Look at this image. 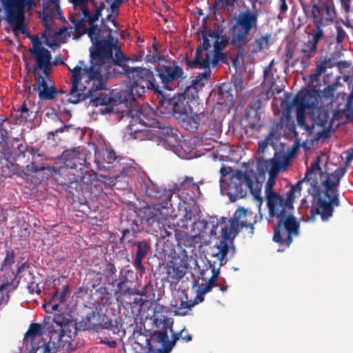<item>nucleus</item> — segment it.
Listing matches in <instances>:
<instances>
[{
	"label": "nucleus",
	"instance_id": "obj_64",
	"mask_svg": "<svg viewBox=\"0 0 353 353\" xmlns=\"http://www.w3.org/2000/svg\"><path fill=\"white\" fill-rule=\"evenodd\" d=\"M271 34L265 33L257 40V44H268L271 41Z\"/></svg>",
	"mask_w": 353,
	"mask_h": 353
},
{
	"label": "nucleus",
	"instance_id": "obj_1",
	"mask_svg": "<svg viewBox=\"0 0 353 353\" xmlns=\"http://www.w3.org/2000/svg\"><path fill=\"white\" fill-rule=\"evenodd\" d=\"M321 157L317 156L310 167L307 170L304 178L298 181L287 193V198L293 203L295 192H300L303 183L309 182L319 174L321 179V188L314 185V192L305 196L301 201L300 210L308 220H314L320 215L321 220L327 221L333 214L334 208L340 205L338 187L343 176L347 172L345 167H339L331 174H324L320 166Z\"/></svg>",
	"mask_w": 353,
	"mask_h": 353
},
{
	"label": "nucleus",
	"instance_id": "obj_36",
	"mask_svg": "<svg viewBox=\"0 0 353 353\" xmlns=\"http://www.w3.org/2000/svg\"><path fill=\"white\" fill-rule=\"evenodd\" d=\"M53 322L60 327H66L72 323V318L68 314H57L53 318Z\"/></svg>",
	"mask_w": 353,
	"mask_h": 353
},
{
	"label": "nucleus",
	"instance_id": "obj_59",
	"mask_svg": "<svg viewBox=\"0 0 353 353\" xmlns=\"http://www.w3.org/2000/svg\"><path fill=\"white\" fill-rule=\"evenodd\" d=\"M143 258L135 256L134 261L133 263L134 266L135 268L141 273H143L145 272V268L144 265L142 263V260Z\"/></svg>",
	"mask_w": 353,
	"mask_h": 353
},
{
	"label": "nucleus",
	"instance_id": "obj_29",
	"mask_svg": "<svg viewBox=\"0 0 353 353\" xmlns=\"http://www.w3.org/2000/svg\"><path fill=\"white\" fill-rule=\"evenodd\" d=\"M133 246L137 247L135 256L145 258L151 250V244L149 240H143L141 241H133L132 239H128Z\"/></svg>",
	"mask_w": 353,
	"mask_h": 353
},
{
	"label": "nucleus",
	"instance_id": "obj_4",
	"mask_svg": "<svg viewBox=\"0 0 353 353\" xmlns=\"http://www.w3.org/2000/svg\"><path fill=\"white\" fill-rule=\"evenodd\" d=\"M287 197L277 195L266 199V205L270 217L276 219L274 228L273 241L289 246L292 237L299 234V223L293 215V205Z\"/></svg>",
	"mask_w": 353,
	"mask_h": 353
},
{
	"label": "nucleus",
	"instance_id": "obj_24",
	"mask_svg": "<svg viewBox=\"0 0 353 353\" xmlns=\"http://www.w3.org/2000/svg\"><path fill=\"white\" fill-rule=\"evenodd\" d=\"M314 21L316 26H323L331 23L335 17L334 11L327 6L322 7L314 5L312 7Z\"/></svg>",
	"mask_w": 353,
	"mask_h": 353
},
{
	"label": "nucleus",
	"instance_id": "obj_6",
	"mask_svg": "<svg viewBox=\"0 0 353 353\" xmlns=\"http://www.w3.org/2000/svg\"><path fill=\"white\" fill-rule=\"evenodd\" d=\"M247 213L248 210L246 209L239 208L236 210L232 218L221 217L220 219H216L215 224L212 223L211 235L216 236L218 227L219 225L221 227V236L223 239L219 241V244L214 246L215 250L212 253V256L216 257L219 261L220 266L227 262L225 257L229 250L228 241L232 243L242 228H250L252 230L254 229L252 223H248L246 221L243 220L246 217Z\"/></svg>",
	"mask_w": 353,
	"mask_h": 353
},
{
	"label": "nucleus",
	"instance_id": "obj_48",
	"mask_svg": "<svg viewBox=\"0 0 353 353\" xmlns=\"http://www.w3.org/2000/svg\"><path fill=\"white\" fill-rule=\"evenodd\" d=\"M41 326L39 323H32L28 332L26 334V336H30L31 337H34L37 334L41 332Z\"/></svg>",
	"mask_w": 353,
	"mask_h": 353
},
{
	"label": "nucleus",
	"instance_id": "obj_23",
	"mask_svg": "<svg viewBox=\"0 0 353 353\" xmlns=\"http://www.w3.org/2000/svg\"><path fill=\"white\" fill-rule=\"evenodd\" d=\"M195 118L198 129L200 127L205 126L208 128L206 131H210L209 134L218 137L221 133V128L216 120L213 119L211 113L208 111H203L200 113H195Z\"/></svg>",
	"mask_w": 353,
	"mask_h": 353
},
{
	"label": "nucleus",
	"instance_id": "obj_41",
	"mask_svg": "<svg viewBox=\"0 0 353 353\" xmlns=\"http://www.w3.org/2000/svg\"><path fill=\"white\" fill-rule=\"evenodd\" d=\"M297 124L300 128L305 129L307 132H310L312 128L309 126L305 123V110L296 111Z\"/></svg>",
	"mask_w": 353,
	"mask_h": 353
},
{
	"label": "nucleus",
	"instance_id": "obj_5",
	"mask_svg": "<svg viewBox=\"0 0 353 353\" xmlns=\"http://www.w3.org/2000/svg\"><path fill=\"white\" fill-rule=\"evenodd\" d=\"M226 46H199L192 58L186 57L183 59L188 69H201L192 83L203 88L210 79L211 68H216L221 62L228 64V55L223 52Z\"/></svg>",
	"mask_w": 353,
	"mask_h": 353
},
{
	"label": "nucleus",
	"instance_id": "obj_20",
	"mask_svg": "<svg viewBox=\"0 0 353 353\" xmlns=\"http://www.w3.org/2000/svg\"><path fill=\"white\" fill-rule=\"evenodd\" d=\"M36 85L33 86V90L38 92L39 98L41 100H53L58 94L65 92L63 90H57L49 78V75H39L35 78Z\"/></svg>",
	"mask_w": 353,
	"mask_h": 353
},
{
	"label": "nucleus",
	"instance_id": "obj_8",
	"mask_svg": "<svg viewBox=\"0 0 353 353\" xmlns=\"http://www.w3.org/2000/svg\"><path fill=\"white\" fill-rule=\"evenodd\" d=\"M121 73L129 79V83L131 84L130 92H121L123 97L125 96L128 99V103L134 101L136 97H141L145 92V88L161 94V87L150 70L141 67H130L123 63Z\"/></svg>",
	"mask_w": 353,
	"mask_h": 353
},
{
	"label": "nucleus",
	"instance_id": "obj_55",
	"mask_svg": "<svg viewBox=\"0 0 353 353\" xmlns=\"http://www.w3.org/2000/svg\"><path fill=\"white\" fill-rule=\"evenodd\" d=\"M27 289L31 294L36 293L39 294L41 293V290L39 288V285L35 283L34 280L27 282Z\"/></svg>",
	"mask_w": 353,
	"mask_h": 353
},
{
	"label": "nucleus",
	"instance_id": "obj_21",
	"mask_svg": "<svg viewBox=\"0 0 353 353\" xmlns=\"http://www.w3.org/2000/svg\"><path fill=\"white\" fill-rule=\"evenodd\" d=\"M140 188L146 196L159 200L161 203L168 205L170 201L172 193L170 190L162 189L154 183L150 179L142 181Z\"/></svg>",
	"mask_w": 353,
	"mask_h": 353
},
{
	"label": "nucleus",
	"instance_id": "obj_45",
	"mask_svg": "<svg viewBox=\"0 0 353 353\" xmlns=\"http://www.w3.org/2000/svg\"><path fill=\"white\" fill-rule=\"evenodd\" d=\"M329 112L325 110H319L317 115V123L321 127H324L328 121Z\"/></svg>",
	"mask_w": 353,
	"mask_h": 353
},
{
	"label": "nucleus",
	"instance_id": "obj_61",
	"mask_svg": "<svg viewBox=\"0 0 353 353\" xmlns=\"http://www.w3.org/2000/svg\"><path fill=\"white\" fill-rule=\"evenodd\" d=\"M33 350H34V353H50V347L46 343H43L37 348H33Z\"/></svg>",
	"mask_w": 353,
	"mask_h": 353
},
{
	"label": "nucleus",
	"instance_id": "obj_49",
	"mask_svg": "<svg viewBox=\"0 0 353 353\" xmlns=\"http://www.w3.org/2000/svg\"><path fill=\"white\" fill-rule=\"evenodd\" d=\"M325 70V66L324 63H321L317 65L315 68L314 72L310 74V79L312 81H315L320 77L322 73Z\"/></svg>",
	"mask_w": 353,
	"mask_h": 353
},
{
	"label": "nucleus",
	"instance_id": "obj_27",
	"mask_svg": "<svg viewBox=\"0 0 353 353\" xmlns=\"http://www.w3.org/2000/svg\"><path fill=\"white\" fill-rule=\"evenodd\" d=\"M174 108L172 98H165L162 95L161 99L159 101L157 112L160 114H172L174 117Z\"/></svg>",
	"mask_w": 353,
	"mask_h": 353
},
{
	"label": "nucleus",
	"instance_id": "obj_11",
	"mask_svg": "<svg viewBox=\"0 0 353 353\" xmlns=\"http://www.w3.org/2000/svg\"><path fill=\"white\" fill-rule=\"evenodd\" d=\"M6 11L7 21L13 26L15 34L24 33V10L26 6L35 7L33 0H1Z\"/></svg>",
	"mask_w": 353,
	"mask_h": 353
},
{
	"label": "nucleus",
	"instance_id": "obj_50",
	"mask_svg": "<svg viewBox=\"0 0 353 353\" xmlns=\"http://www.w3.org/2000/svg\"><path fill=\"white\" fill-rule=\"evenodd\" d=\"M103 159L105 163L110 164L117 159V156L114 151L106 150L103 153Z\"/></svg>",
	"mask_w": 353,
	"mask_h": 353
},
{
	"label": "nucleus",
	"instance_id": "obj_17",
	"mask_svg": "<svg viewBox=\"0 0 353 353\" xmlns=\"http://www.w3.org/2000/svg\"><path fill=\"white\" fill-rule=\"evenodd\" d=\"M263 46H235L228 55L232 65L236 68L241 64L252 63L255 55L263 49Z\"/></svg>",
	"mask_w": 353,
	"mask_h": 353
},
{
	"label": "nucleus",
	"instance_id": "obj_18",
	"mask_svg": "<svg viewBox=\"0 0 353 353\" xmlns=\"http://www.w3.org/2000/svg\"><path fill=\"white\" fill-rule=\"evenodd\" d=\"M97 90H95V92ZM94 92V91H93L92 95L88 98H91L90 103L92 106H105L104 109L101 110L103 114L114 112L118 110L115 109V107L117 105L122 103L128 104V99H126L125 96L123 97L121 92L119 93V95L118 97H116L114 94V92H111L110 94L101 92L97 97L92 98Z\"/></svg>",
	"mask_w": 353,
	"mask_h": 353
},
{
	"label": "nucleus",
	"instance_id": "obj_19",
	"mask_svg": "<svg viewBox=\"0 0 353 353\" xmlns=\"http://www.w3.org/2000/svg\"><path fill=\"white\" fill-rule=\"evenodd\" d=\"M163 203L157 205H147L139 210L141 221L151 228H160L165 216L162 213Z\"/></svg>",
	"mask_w": 353,
	"mask_h": 353
},
{
	"label": "nucleus",
	"instance_id": "obj_25",
	"mask_svg": "<svg viewBox=\"0 0 353 353\" xmlns=\"http://www.w3.org/2000/svg\"><path fill=\"white\" fill-rule=\"evenodd\" d=\"M223 30L220 28L214 30L208 29L203 31L199 34V38L202 37V44H225L221 36Z\"/></svg>",
	"mask_w": 353,
	"mask_h": 353
},
{
	"label": "nucleus",
	"instance_id": "obj_28",
	"mask_svg": "<svg viewBox=\"0 0 353 353\" xmlns=\"http://www.w3.org/2000/svg\"><path fill=\"white\" fill-rule=\"evenodd\" d=\"M87 288H90V292L98 287L103 281V273L94 270H89L86 274Z\"/></svg>",
	"mask_w": 353,
	"mask_h": 353
},
{
	"label": "nucleus",
	"instance_id": "obj_13",
	"mask_svg": "<svg viewBox=\"0 0 353 353\" xmlns=\"http://www.w3.org/2000/svg\"><path fill=\"white\" fill-rule=\"evenodd\" d=\"M131 114L130 125L131 130L134 132L144 131L147 128H153L155 125H158V120L154 118L155 113L148 105L131 110Z\"/></svg>",
	"mask_w": 353,
	"mask_h": 353
},
{
	"label": "nucleus",
	"instance_id": "obj_43",
	"mask_svg": "<svg viewBox=\"0 0 353 353\" xmlns=\"http://www.w3.org/2000/svg\"><path fill=\"white\" fill-rule=\"evenodd\" d=\"M9 285V283L0 285V306L2 305H6L9 301V292L5 291Z\"/></svg>",
	"mask_w": 353,
	"mask_h": 353
},
{
	"label": "nucleus",
	"instance_id": "obj_46",
	"mask_svg": "<svg viewBox=\"0 0 353 353\" xmlns=\"http://www.w3.org/2000/svg\"><path fill=\"white\" fill-rule=\"evenodd\" d=\"M274 181L270 179L266 183L265 188V199L279 195V194H277L274 191Z\"/></svg>",
	"mask_w": 353,
	"mask_h": 353
},
{
	"label": "nucleus",
	"instance_id": "obj_7",
	"mask_svg": "<svg viewBox=\"0 0 353 353\" xmlns=\"http://www.w3.org/2000/svg\"><path fill=\"white\" fill-rule=\"evenodd\" d=\"M162 46H147L146 53L143 50L141 54L136 58V61L143 59L145 62H155L159 61L155 67L157 76L159 78L163 87L168 90H172V85L179 83L185 79L183 69L174 61L164 59L160 47Z\"/></svg>",
	"mask_w": 353,
	"mask_h": 353
},
{
	"label": "nucleus",
	"instance_id": "obj_16",
	"mask_svg": "<svg viewBox=\"0 0 353 353\" xmlns=\"http://www.w3.org/2000/svg\"><path fill=\"white\" fill-rule=\"evenodd\" d=\"M257 15L248 10L241 12L234 26L233 36L234 41H244L250 32L252 28L256 27Z\"/></svg>",
	"mask_w": 353,
	"mask_h": 353
},
{
	"label": "nucleus",
	"instance_id": "obj_53",
	"mask_svg": "<svg viewBox=\"0 0 353 353\" xmlns=\"http://www.w3.org/2000/svg\"><path fill=\"white\" fill-rule=\"evenodd\" d=\"M117 291L118 292L125 294H131L132 290L130 288L127 287L125 285V281L123 280H120L117 284Z\"/></svg>",
	"mask_w": 353,
	"mask_h": 353
},
{
	"label": "nucleus",
	"instance_id": "obj_54",
	"mask_svg": "<svg viewBox=\"0 0 353 353\" xmlns=\"http://www.w3.org/2000/svg\"><path fill=\"white\" fill-rule=\"evenodd\" d=\"M26 169L28 172H31L32 173H37L39 172L44 171L46 169V168L45 166L37 165L35 160H33L30 164L27 165Z\"/></svg>",
	"mask_w": 353,
	"mask_h": 353
},
{
	"label": "nucleus",
	"instance_id": "obj_44",
	"mask_svg": "<svg viewBox=\"0 0 353 353\" xmlns=\"http://www.w3.org/2000/svg\"><path fill=\"white\" fill-rule=\"evenodd\" d=\"M154 336L155 337L157 341L163 345L165 350H166V346L168 342V336L167 331H157L154 332Z\"/></svg>",
	"mask_w": 353,
	"mask_h": 353
},
{
	"label": "nucleus",
	"instance_id": "obj_32",
	"mask_svg": "<svg viewBox=\"0 0 353 353\" xmlns=\"http://www.w3.org/2000/svg\"><path fill=\"white\" fill-rule=\"evenodd\" d=\"M180 300L181 301L179 305H174V307L176 308L175 314L176 315L185 316L187 314L188 310H191V308L194 306V303H192V300L188 301L186 296H184V299L181 297Z\"/></svg>",
	"mask_w": 353,
	"mask_h": 353
},
{
	"label": "nucleus",
	"instance_id": "obj_2",
	"mask_svg": "<svg viewBox=\"0 0 353 353\" xmlns=\"http://www.w3.org/2000/svg\"><path fill=\"white\" fill-rule=\"evenodd\" d=\"M90 65L88 67L83 61L71 71L70 89L68 101L77 104L92 95L93 91L103 89L101 65L106 63H114L121 68L123 63L131 60L123 53L121 46H92L90 48Z\"/></svg>",
	"mask_w": 353,
	"mask_h": 353
},
{
	"label": "nucleus",
	"instance_id": "obj_22",
	"mask_svg": "<svg viewBox=\"0 0 353 353\" xmlns=\"http://www.w3.org/2000/svg\"><path fill=\"white\" fill-rule=\"evenodd\" d=\"M152 131L159 140H163L168 145L175 146L178 143L177 130L172 128L169 124L158 120V125H155Z\"/></svg>",
	"mask_w": 353,
	"mask_h": 353
},
{
	"label": "nucleus",
	"instance_id": "obj_3",
	"mask_svg": "<svg viewBox=\"0 0 353 353\" xmlns=\"http://www.w3.org/2000/svg\"><path fill=\"white\" fill-rule=\"evenodd\" d=\"M43 10L41 17L44 25L41 37L32 39V44H61L68 41L70 38L78 40L86 33V26L75 16L70 14V20L73 27L54 30L53 18L59 17L62 19V12L59 0H41Z\"/></svg>",
	"mask_w": 353,
	"mask_h": 353
},
{
	"label": "nucleus",
	"instance_id": "obj_12",
	"mask_svg": "<svg viewBox=\"0 0 353 353\" xmlns=\"http://www.w3.org/2000/svg\"><path fill=\"white\" fill-rule=\"evenodd\" d=\"M201 88L191 83L183 92L172 97L174 105V117L179 123L184 118H187L188 114L192 113L191 103H194L196 99L198 98V92Z\"/></svg>",
	"mask_w": 353,
	"mask_h": 353
},
{
	"label": "nucleus",
	"instance_id": "obj_15",
	"mask_svg": "<svg viewBox=\"0 0 353 353\" xmlns=\"http://www.w3.org/2000/svg\"><path fill=\"white\" fill-rule=\"evenodd\" d=\"M75 329L77 330H90L96 332L112 327V321L105 314L100 312H92L79 322H75Z\"/></svg>",
	"mask_w": 353,
	"mask_h": 353
},
{
	"label": "nucleus",
	"instance_id": "obj_26",
	"mask_svg": "<svg viewBox=\"0 0 353 353\" xmlns=\"http://www.w3.org/2000/svg\"><path fill=\"white\" fill-rule=\"evenodd\" d=\"M307 97V92H298L293 100L287 105L288 110H291L292 108H296V111L305 110L311 108L312 105L309 103Z\"/></svg>",
	"mask_w": 353,
	"mask_h": 353
},
{
	"label": "nucleus",
	"instance_id": "obj_35",
	"mask_svg": "<svg viewBox=\"0 0 353 353\" xmlns=\"http://www.w3.org/2000/svg\"><path fill=\"white\" fill-rule=\"evenodd\" d=\"M103 271V276H105L108 283H110L114 281L117 270L113 263L107 262L104 265Z\"/></svg>",
	"mask_w": 353,
	"mask_h": 353
},
{
	"label": "nucleus",
	"instance_id": "obj_60",
	"mask_svg": "<svg viewBox=\"0 0 353 353\" xmlns=\"http://www.w3.org/2000/svg\"><path fill=\"white\" fill-rule=\"evenodd\" d=\"M29 154H30L32 156V160H35V158L37 157H41L42 159H46L45 154L43 153H41L40 150L39 148L30 146Z\"/></svg>",
	"mask_w": 353,
	"mask_h": 353
},
{
	"label": "nucleus",
	"instance_id": "obj_37",
	"mask_svg": "<svg viewBox=\"0 0 353 353\" xmlns=\"http://www.w3.org/2000/svg\"><path fill=\"white\" fill-rule=\"evenodd\" d=\"M71 3L74 5V8L75 10L74 13H72L71 14L75 16L77 19H80V15L83 17V10H89L88 8L85 7L84 4L87 0H70Z\"/></svg>",
	"mask_w": 353,
	"mask_h": 353
},
{
	"label": "nucleus",
	"instance_id": "obj_34",
	"mask_svg": "<svg viewBox=\"0 0 353 353\" xmlns=\"http://www.w3.org/2000/svg\"><path fill=\"white\" fill-rule=\"evenodd\" d=\"M179 123L182 128L187 130L194 132L198 130L195 113L188 114L187 118H184L183 120L179 122Z\"/></svg>",
	"mask_w": 353,
	"mask_h": 353
},
{
	"label": "nucleus",
	"instance_id": "obj_47",
	"mask_svg": "<svg viewBox=\"0 0 353 353\" xmlns=\"http://www.w3.org/2000/svg\"><path fill=\"white\" fill-rule=\"evenodd\" d=\"M290 111L286 108V112L281 117L279 123L277 124V127L282 129L284 126L288 125V123L291 120Z\"/></svg>",
	"mask_w": 353,
	"mask_h": 353
},
{
	"label": "nucleus",
	"instance_id": "obj_57",
	"mask_svg": "<svg viewBox=\"0 0 353 353\" xmlns=\"http://www.w3.org/2000/svg\"><path fill=\"white\" fill-rule=\"evenodd\" d=\"M212 271V275L209 279V280L207 283L209 285H212V287L213 288L214 286L217 285L216 280L219 276V269L216 270L215 268H213Z\"/></svg>",
	"mask_w": 353,
	"mask_h": 353
},
{
	"label": "nucleus",
	"instance_id": "obj_14",
	"mask_svg": "<svg viewBox=\"0 0 353 353\" xmlns=\"http://www.w3.org/2000/svg\"><path fill=\"white\" fill-rule=\"evenodd\" d=\"M30 52L35 61V65L32 69L29 63L26 61L25 55H23V60L26 62V69L28 72L32 71L37 73L38 70H41L43 74L49 75L51 72V53L47 49L43 47V46H32L30 48Z\"/></svg>",
	"mask_w": 353,
	"mask_h": 353
},
{
	"label": "nucleus",
	"instance_id": "obj_10",
	"mask_svg": "<svg viewBox=\"0 0 353 353\" xmlns=\"http://www.w3.org/2000/svg\"><path fill=\"white\" fill-rule=\"evenodd\" d=\"M104 8L103 3L100 6L95 8L93 10H83V17L80 18L83 22L87 21L90 24V28H86V33L90 39L92 44H113L108 39L110 37V31L106 28L105 26L101 25L98 26L94 23L99 20L101 16V11Z\"/></svg>",
	"mask_w": 353,
	"mask_h": 353
},
{
	"label": "nucleus",
	"instance_id": "obj_58",
	"mask_svg": "<svg viewBox=\"0 0 353 353\" xmlns=\"http://www.w3.org/2000/svg\"><path fill=\"white\" fill-rule=\"evenodd\" d=\"M220 174H221V178H220L219 182H220L221 185H222L223 183L228 181V177L230 176V175L231 174H229V172L228 171V168L224 165L221 166V168L220 169Z\"/></svg>",
	"mask_w": 353,
	"mask_h": 353
},
{
	"label": "nucleus",
	"instance_id": "obj_38",
	"mask_svg": "<svg viewBox=\"0 0 353 353\" xmlns=\"http://www.w3.org/2000/svg\"><path fill=\"white\" fill-rule=\"evenodd\" d=\"M175 186L179 192L189 188H194L196 187V184L194 183L192 177L186 176L182 181L179 180L178 182L175 183Z\"/></svg>",
	"mask_w": 353,
	"mask_h": 353
},
{
	"label": "nucleus",
	"instance_id": "obj_40",
	"mask_svg": "<svg viewBox=\"0 0 353 353\" xmlns=\"http://www.w3.org/2000/svg\"><path fill=\"white\" fill-rule=\"evenodd\" d=\"M321 27V26H316V28L314 29L311 33L309 34L308 37L310 42L313 43V44H317V43L323 37V32Z\"/></svg>",
	"mask_w": 353,
	"mask_h": 353
},
{
	"label": "nucleus",
	"instance_id": "obj_39",
	"mask_svg": "<svg viewBox=\"0 0 353 353\" xmlns=\"http://www.w3.org/2000/svg\"><path fill=\"white\" fill-rule=\"evenodd\" d=\"M15 262V253L12 250H6V257L1 263V270H6Z\"/></svg>",
	"mask_w": 353,
	"mask_h": 353
},
{
	"label": "nucleus",
	"instance_id": "obj_52",
	"mask_svg": "<svg viewBox=\"0 0 353 353\" xmlns=\"http://www.w3.org/2000/svg\"><path fill=\"white\" fill-rule=\"evenodd\" d=\"M30 149V146L26 143H20L17 145V157H25L26 153H29V150Z\"/></svg>",
	"mask_w": 353,
	"mask_h": 353
},
{
	"label": "nucleus",
	"instance_id": "obj_30",
	"mask_svg": "<svg viewBox=\"0 0 353 353\" xmlns=\"http://www.w3.org/2000/svg\"><path fill=\"white\" fill-rule=\"evenodd\" d=\"M122 2L123 0H105L110 9V14L107 16L106 21H110L115 28L117 27L115 16L118 14Z\"/></svg>",
	"mask_w": 353,
	"mask_h": 353
},
{
	"label": "nucleus",
	"instance_id": "obj_42",
	"mask_svg": "<svg viewBox=\"0 0 353 353\" xmlns=\"http://www.w3.org/2000/svg\"><path fill=\"white\" fill-rule=\"evenodd\" d=\"M268 163V167H270L268 171L272 176L276 175L283 165V163L276 159H271Z\"/></svg>",
	"mask_w": 353,
	"mask_h": 353
},
{
	"label": "nucleus",
	"instance_id": "obj_56",
	"mask_svg": "<svg viewBox=\"0 0 353 353\" xmlns=\"http://www.w3.org/2000/svg\"><path fill=\"white\" fill-rule=\"evenodd\" d=\"M7 121L8 118L0 119V135L2 141H6L8 139V132L3 127L4 123Z\"/></svg>",
	"mask_w": 353,
	"mask_h": 353
},
{
	"label": "nucleus",
	"instance_id": "obj_63",
	"mask_svg": "<svg viewBox=\"0 0 353 353\" xmlns=\"http://www.w3.org/2000/svg\"><path fill=\"white\" fill-rule=\"evenodd\" d=\"M193 217V212L190 208H185L184 209V214L182 219L183 221H189L192 219Z\"/></svg>",
	"mask_w": 353,
	"mask_h": 353
},
{
	"label": "nucleus",
	"instance_id": "obj_62",
	"mask_svg": "<svg viewBox=\"0 0 353 353\" xmlns=\"http://www.w3.org/2000/svg\"><path fill=\"white\" fill-rule=\"evenodd\" d=\"M347 37L345 32L343 30L342 28H337V35H336V41L338 43H341L344 41L345 38Z\"/></svg>",
	"mask_w": 353,
	"mask_h": 353
},
{
	"label": "nucleus",
	"instance_id": "obj_33",
	"mask_svg": "<svg viewBox=\"0 0 353 353\" xmlns=\"http://www.w3.org/2000/svg\"><path fill=\"white\" fill-rule=\"evenodd\" d=\"M29 112L30 110L26 105V101H24L22 105L14 109V112L12 114V117L15 120L21 119L26 121L30 117Z\"/></svg>",
	"mask_w": 353,
	"mask_h": 353
},
{
	"label": "nucleus",
	"instance_id": "obj_51",
	"mask_svg": "<svg viewBox=\"0 0 353 353\" xmlns=\"http://www.w3.org/2000/svg\"><path fill=\"white\" fill-rule=\"evenodd\" d=\"M185 330V329H183L181 332H176V333H173L172 334V340L171 341H169L168 340V342L167 343V346H166V351H170L171 350V349L174 346V345L176 344V341L181 338V334L183 333V332Z\"/></svg>",
	"mask_w": 353,
	"mask_h": 353
},
{
	"label": "nucleus",
	"instance_id": "obj_31",
	"mask_svg": "<svg viewBox=\"0 0 353 353\" xmlns=\"http://www.w3.org/2000/svg\"><path fill=\"white\" fill-rule=\"evenodd\" d=\"M19 281H23L26 283L34 280V276L31 270L30 265L28 262L22 263L18 267L17 276L19 275Z\"/></svg>",
	"mask_w": 353,
	"mask_h": 353
},
{
	"label": "nucleus",
	"instance_id": "obj_9",
	"mask_svg": "<svg viewBox=\"0 0 353 353\" xmlns=\"http://www.w3.org/2000/svg\"><path fill=\"white\" fill-rule=\"evenodd\" d=\"M227 184L228 195L232 201H235L238 199L244 198L250 190L259 202L261 206L263 199L260 196V190H254V181L250 176L241 170L234 171L228 177Z\"/></svg>",
	"mask_w": 353,
	"mask_h": 353
}]
</instances>
